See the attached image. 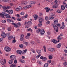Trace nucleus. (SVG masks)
I'll return each mask as SVG.
<instances>
[{
    "label": "nucleus",
    "mask_w": 67,
    "mask_h": 67,
    "mask_svg": "<svg viewBox=\"0 0 67 67\" xmlns=\"http://www.w3.org/2000/svg\"><path fill=\"white\" fill-rule=\"evenodd\" d=\"M53 27L54 28V30L56 32H58V27L55 24H52Z\"/></svg>",
    "instance_id": "f257e3e1"
},
{
    "label": "nucleus",
    "mask_w": 67,
    "mask_h": 67,
    "mask_svg": "<svg viewBox=\"0 0 67 67\" xmlns=\"http://www.w3.org/2000/svg\"><path fill=\"white\" fill-rule=\"evenodd\" d=\"M54 3L55 4L53 6V8L55 9V8H57V7H58V1H57V0H55Z\"/></svg>",
    "instance_id": "f03ea898"
},
{
    "label": "nucleus",
    "mask_w": 67,
    "mask_h": 67,
    "mask_svg": "<svg viewBox=\"0 0 67 67\" xmlns=\"http://www.w3.org/2000/svg\"><path fill=\"white\" fill-rule=\"evenodd\" d=\"M4 49L5 51L7 52L11 51V48L8 47H5Z\"/></svg>",
    "instance_id": "7ed1b4c3"
},
{
    "label": "nucleus",
    "mask_w": 67,
    "mask_h": 67,
    "mask_svg": "<svg viewBox=\"0 0 67 67\" xmlns=\"http://www.w3.org/2000/svg\"><path fill=\"white\" fill-rule=\"evenodd\" d=\"M7 14V13H5V12H2L1 13H0V15H1V17L2 18H5L4 17V16H6Z\"/></svg>",
    "instance_id": "20e7f679"
},
{
    "label": "nucleus",
    "mask_w": 67,
    "mask_h": 67,
    "mask_svg": "<svg viewBox=\"0 0 67 67\" xmlns=\"http://www.w3.org/2000/svg\"><path fill=\"white\" fill-rule=\"evenodd\" d=\"M55 15V14L53 13H51L49 15V19H54V17L53 16H54Z\"/></svg>",
    "instance_id": "39448f33"
},
{
    "label": "nucleus",
    "mask_w": 67,
    "mask_h": 67,
    "mask_svg": "<svg viewBox=\"0 0 67 67\" xmlns=\"http://www.w3.org/2000/svg\"><path fill=\"white\" fill-rule=\"evenodd\" d=\"M2 59L1 60H0V62L1 63L2 65H4L5 64V63L6 62V61L5 60V59H4V62H3V59L2 60Z\"/></svg>",
    "instance_id": "423d86ee"
},
{
    "label": "nucleus",
    "mask_w": 67,
    "mask_h": 67,
    "mask_svg": "<svg viewBox=\"0 0 67 67\" xmlns=\"http://www.w3.org/2000/svg\"><path fill=\"white\" fill-rule=\"evenodd\" d=\"M40 33L41 35H44V33H45V31H44V30L43 29H41L40 30Z\"/></svg>",
    "instance_id": "0eeeda50"
},
{
    "label": "nucleus",
    "mask_w": 67,
    "mask_h": 67,
    "mask_svg": "<svg viewBox=\"0 0 67 67\" xmlns=\"http://www.w3.org/2000/svg\"><path fill=\"white\" fill-rule=\"evenodd\" d=\"M51 42H53L54 43V44H56L57 43H58L59 42V40H58V41H57V40H55L54 39L52 40H51Z\"/></svg>",
    "instance_id": "6e6552de"
},
{
    "label": "nucleus",
    "mask_w": 67,
    "mask_h": 67,
    "mask_svg": "<svg viewBox=\"0 0 67 67\" xmlns=\"http://www.w3.org/2000/svg\"><path fill=\"white\" fill-rule=\"evenodd\" d=\"M21 9L22 7H19L15 9V11H18L21 10Z\"/></svg>",
    "instance_id": "1a4fd4ad"
},
{
    "label": "nucleus",
    "mask_w": 67,
    "mask_h": 67,
    "mask_svg": "<svg viewBox=\"0 0 67 67\" xmlns=\"http://www.w3.org/2000/svg\"><path fill=\"white\" fill-rule=\"evenodd\" d=\"M27 24H28V25L27 26V27H29L30 25H32V22L31 21H29L27 23Z\"/></svg>",
    "instance_id": "9d476101"
},
{
    "label": "nucleus",
    "mask_w": 67,
    "mask_h": 67,
    "mask_svg": "<svg viewBox=\"0 0 67 67\" xmlns=\"http://www.w3.org/2000/svg\"><path fill=\"white\" fill-rule=\"evenodd\" d=\"M17 53V54H20V55H21L22 54V51H21V50H17L16 51Z\"/></svg>",
    "instance_id": "9b49d317"
},
{
    "label": "nucleus",
    "mask_w": 67,
    "mask_h": 67,
    "mask_svg": "<svg viewBox=\"0 0 67 67\" xmlns=\"http://www.w3.org/2000/svg\"><path fill=\"white\" fill-rule=\"evenodd\" d=\"M1 36L2 37H3V38H5V37H6V35H5V33L3 32L2 33Z\"/></svg>",
    "instance_id": "f8f14e48"
},
{
    "label": "nucleus",
    "mask_w": 67,
    "mask_h": 67,
    "mask_svg": "<svg viewBox=\"0 0 67 67\" xmlns=\"http://www.w3.org/2000/svg\"><path fill=\"white\" fill-rule=\"evenodd\" d=\"M44 9L46 10V12H48L50 10V8L48 7L45 8Z\"/></svg>",
    "instance_id": "ddd939ff"
},
{
    "label": "nucleus",
    "mask_w": 67,
    "mask_h": 67,
    "mask_svg": "<svg viewBox=\"0 0 67 67\" xmlns=\"http://www.w3.org/2000/svg\"><path fill=\"white\" fill-rule=\"evenodd\" d=\"M62 45V44L61 43H59L57 45V48H60L61 47Z\"/></svg>",
    "instance_id": "4468645a"
},
{
    "label": "nucleus",
    "mask_w": 67,
    "mask_h": 67,
    "mask_svg": "<svg viewBox=\"0 0 67 67\" xmlns=\"http://www.w3.org/2000/svg\"><path fill=\"white\" fill-rule=\"evenodd\" d=\"M27 4V2H24L22 3V4L23 5H26V4Z\"/></svg>",
    "instance_id": "2eb2a0df"
},
{
    "label": "nucleus",
    "mask_w": 67,
    "mask_h": 67,
    "mask_svg": "<svg viewBox=\"0 0 67 67\" xmlns=\"http://www.w3.org/2000/svg\"><path fill=\"white\" fill-rule=\"evenodd\" d=\"M13 60L12 59H11V60H9L8 62L9 64H12V63H13Z\"/></svg>",
    "instance_id": "dca6fc26"
},
{
    "label": "nucleus",
    "mask_w": 67,
    "mask_h": 67,
    "mask_svg": "<svg viewBox=\"0 0 67 67\" xmlns=\"http://www.w3.org/2000/svg\"><path fill=\"white\" fill-rule=\"evenodd\" d=\"M8 13L10 14H13V10H9Z\"/></svg>",
    "instance_id": "f3484780"
},
{
    "label": "nucleus",
    "mask_w": 67,
    "mask_h": 67,
    "mask_svg": "<svg viewBox=\"0 0 67 67\" xmlns=\"http://www.w3.org/2000/svg\"><path fill=\"white\" fill-rule=\"evenodd\" d=\"M5 16H6V18L8 19H10V18H11V16H10V15L9 14H6Z\"/></svg>",
    "instance_id": "a211bd4d"
},
{
    "label": "nucleus",
    "mask_w": 67,
    "mask_h": 67,
    "mask_svg": "<svg viewBox=\"0 0 67 67\" xmlns=\"http://www.w3.org/2000/svg\"><path fill=\"white\" fill-rule=\"evenodd\" d=\"M61 9L62 10H65V6H64L63 5H61Z\"/></svg>",
    "instance_id": "6ab92c4d"
},
{
    "label": "nucleus",
    "mask_w": 67,
    "mask_h": 67,
    "mask_svg": "<svg viewBox=\"0 0 67 67\" xmlns=\"http://www.w3.org/2000/svg\"><path fill=\"white\" fill-rule=\"evenodd\" d=\"M12 38H13V36H12H12H9L8 37V40H11V39H12Z\"/></svg>",
    "instance_id": "aec40b11"
},
{
    "label": "nucleus",
    "mask_w": 67,
    "mask_h": 67,
    "mask_svg": "<svg viewBox=\"0 0 67 67\" xmlns=\"http://www.w3.org/2000/svg\"><path fill=\"white\" fill-rule=\"evenodd\" d=\"M15 36H14L13 38L14 40H13L12 41L13 43H14L16 42V40H15Z\"/></svg>",
    "instance_id": "412c9836"
},
{
    "label": "nucleus",
    "mask_w": 67,
    "mask_h": 67,
    "mask_svg": "<svg viewBox=\"0 0 67 67\" xmlns=\"http://www.w3.org/2000/svg\"><path fill=\"white\" fill-rule=\"evenodd\" d=\"M34 17V20H37V15H35Z\"/></svg>",
    "instance_id": "4be33fe9"
},
{
    "label": "nucleus",
    "mask_w": 67,
    "mask_h": 67,
    "mask_svg": "<svg viewBox=\"0 0 67 67\" xmlns=\"http://www.w3.org/2000/svg\"><path fill=\"white\" fill-rule=\"evenodd\" d=\"M65 25H63L61 26L60 27V29H65Z\"/></svg>",
    "instance_id": "5701e85b"
},
{
    "label": "nucleus",
    "mask_w": 67,
    "mask_h": 67,
    "mask_svg": "<svg viewBox=\"0 0 67 67\" xmlns=\"http://www.w3.org/2000/svg\"><path fill=\"white\" fill-rule=\"evenodd\" d=\"M7 7H6L5 6H4L3 9V11H4L6 10H7Z\"/></svg>",
    "instance_id": "b1692460"
},
{
    "label": "nucleus",
    "mask_w": 67,
    "mask_h": 67,
    "mask_svg": "<svg viewBox=\"0 0 67 67\" xmlns=\"http://www.w3.org/2000/svg\"><path fill=\"white\" fill-rule=\"evenodd\" d=\"M42 20H43V19L40 18L39 19V22L40 23H42Z\"/></svg>",
    "instance_id": "393cba45"
},
{
    "label": "nucleus",
    "mask_w": 67,
    "mask_h": 67,
    "mask_svg": "<svg viewBox=\"0 0 67 67\" xmlns=\"http://www.w3.org/2000/svg\"><path fill=\"white\" fill-rule=\"evenodd\" d=\"M36 52L38 54H41V51L40 50H37Z\"/></svg>",
    "instance_id": "a878e982"
},
{
    "label": "nucleus",
    "mask_w": 67,
    "mask_h": 67,
    "mask_svg": "<svg viewBox=\"0 0 67 67\" xmlns=\"http://www.w3.org/2000/svg\"><path fill=\"white\" fill-rule=\"evenodd\" d=\"M48 66V63H46L44 65V67H47Z\"/></svg>",
    "instance_id": "bb28decb"
},
{
    "label": "nucleus",
    "mask_w": 67,
    "mask_h": 67,
    "mask_svg": "<svg viewBox=\"0 0 67 67\" xmlns=\"http://www.w3.org/2000/svg\"><path fill=\"white\" fill-rule=\"evenodd\" d=\"M49 59H52L53 58V57L51 55H50L48 56Z\"/></svg>",
    "instance_id": "cd10ccee"
},
{
    "label": "nucleus",
    "mask_w": 67,
    "mask_h": 67,
    "mask_svg": "<svg viewBox=\"0 0 67 67\" xmlns=\"http://www.w3.org/2000/svg\"><path fill=\"white\" fill-rule=\"evenodd\" d=\"M3 1L4 2H11V1L10 0H3Z\"/></svg>",
    "instance_id": "c85d7f7f"
},
{
    "label": "nucleus",
    "mask_w": 67,
    "mask_h": 67,
    "mask_svg": "<svg viewBox=\"0 0 67 67\" xmlns=\"http://www.w3.org/2000/svg\"><path fill=\"white\" fill-rule=\"evenodd\" d=\"M37 62L39 65H42V62H41L40 61H38Z\"/></svg>",
    "instance_id": "c756f323"
},
{
    "label": "nucleus",
    "mask_w": 67,
    "mask_h": 67,
    "mask_svg": "<svg viewBox=\"0 0 67 67\" xmlns=\"http://www.w3.org/2000/svg\"><path fill=\"white\" fill-rule=\"evenodd\" d=\"M14 55H11L10 57V58H11L13 60V58H14Z\"/></svg>",
    "instance_id": "7c9ffc66"
},
{
    "label": "nucleus",
    "mask_w": 67,
    "mask_h": 67,
    "mask_svg": "<svg viewBox=\"0 0 67 67\" xmlns=\"http://www.w3.org/2000/svg\"><path fill=\"white\" fill-rule=\"evenodd\" d=\"M42 60H43V61H45L46 60H47V58H46L45 57H44L42 59Z\"/></svg>",
    "instance_id": "2f4dec72"
},
{
    "label": "nucleus",
    "mask_w": 67,
    "mask_h": 67,
    "mask_svg": "<svg viewBox=\"0 0 67 67\" xmlns=\"http://www.w3.org/2000/svg\"><path fill=\"white\" fill-rule=\"evenodd\" d=\"M20 62H21V63H22L23 64V63H24V62H25L24 60H20Z\"/></svg>",
    "instance_id": "473e14b6"
},
{
    "label": "nucleus",
    "mask_w": 67,
    "mask_h": 67,
    "mask_svg": "<svg viewBox=\"0 0 67 67\" xmlns=\"http://www.w3.org/2000/svg\"><path fill=\"white\" fill-rule=\"evenodd\" d=\"M42 23H39L38 25V27H41L42 26Z\"/></svg>",
    "instance_id": "72a5a7b5"
},
{
    "label": "nucleus",
    "mask_w": 67,
    "mask_h": 67,
    "mask_svg": "<svg viewBox=\"0 0 67 67\" xmlns=\"http://www.w3.org/2000/svg\"><path fill=\"white\" fill-rule=\"evenodd\" d=\"M11 66L12 67H16V65L14 64H13L11 65Z\"/></svg>",
    "instance_id": "f704fd0d"
},
{
    "label": "nucleus",
    "mask_w": 67,
    "mask_h": 67,
    "mask_svg": "<svg viewBox=\"0 0 67 67\" xmlns=\"http://www.w3.org/2000/svg\"><path fill=\"white\" fill-rule=\"evenodd\" d=\"M40 29H37L36 30V32L37 33H40Z\"/></svg>",
    "instance_id": "c9c22d12"
},
{
    "label": "nucleus",
    "mask_w": 67,
    "mask_h": 67,
    "mask_svg": "<svg viewBox=\"0 0 67 67\" xmlns=\"http://www.w3.org/2000/svg\"><path fill=\"white\" fill-rule=\"evenodd\" d=\"M6 36L8 37L10 35V34L9 33H7L6 34Z\"/></svg>",
    "instance_id": "e433bc0d"
},
{
    "label": "nucleus",
    "mask_w": 67,
    "mask_h": 67,
    "mask_svg": "<svg viewBox=\"0 0 67 67\" xmlns=\"http://www.w3.org/2000/svg\"><path fill=\"white\" fill-rule=\"evenodd\" d=\"M54 24H56V23H58V21L57 20H54Z\"/></svg>",
    "instance_id": "4c0bfd02"
},
{
    "label": "nucleus",
    "mask_w": 67,
    "mask_h": 67,
    "mask_svg": "<svg viewBox=\"0 0 67 67\" xmlns=\"http://www.w3.org/2000/svg\"><path fill=\"white\" fill-rule=\"evenodd\" d=\"M31 3L32 4H34L35 3V1H32L31 2Z\"/></svg>",
    "instance_id": "58836bf2"
},
{
    "label": "nucleus",
    "mask_w": 67,
    "mask_h": 67,
    "mask_svg": "<svg viewBox=\"0 0 67 67\" xmlns=\"http://www.w3.org/2000/svg\"><path fill=\"white\" fill-rule=\"evenodd\" d=\"M2 23H5V22H6V20H3L2 21Z\"/></svg>",
    "instance_id": "ea45409f"
},
{
    "label": "nucleus",
    "mask_w": 67,
    "mask_h": 67,
    "mask_svg": "<svg viewBox=\"0 0 67 67\" xmlns=\"http://www.w3.org/2000/svg\"><path fill=\"white\" fill-rule=\"evenodd\" d=\"M7 21L8 22H9V23H10L11 22V20L9 19H7Z\"/></svg>",
    "instance_id": "a19ab883"
},
{
    "label": "nucleus",
    "mask_w": 67,
    "mask_h": 67,
    "mask_svg": "<svg viewBox=\"0 0 67 67\" xmlns=\"http://www.w3.org/2000/svg\"><path fill=\"white\" fill-rule=\"evenodd\" d=\"M45 19L46 21H48V17L46 16L45 17Z\"/></svg>",
    "instance_id": "79ce46f5"
},
{
    "label": "nucleus",
    "mask_w": 67,
    "mask_h": 67,
    "mask_svg": "<svg viewBox=\"0 0 67 67\" xmlns=\"http://www.w3.org/2000/svg\"><path fill=\"white\" fill-rule=\"evenodd\" d=\"M19 47H20V48H23V44H20L19 45Z\"/></svg>",
    "instance_id": "37998d69"
},
{
    "label": "nucleus",
    "mask_w": 67,
    "mask_h": 67,
    "mask_svg": "<svg viewBox=\"0 0 67 67\" xmlns=\"http://www.w3.org/2000/svg\"><path fill=\"white\" fill-rule=\"evenodd\" d=\"M31 51H32V52L33 53H35V50H34L33 49H31Z\"/></svg>",
    "instance_id": "c03bdc74"
},
{
    "label": "nucleus",
    "mask_w": 67,
    "mask_h": 67,
    "mask_svg": "<svg viewBox=\"0 0 67 67\" xmlns=\"http://www.w3.org/2000/svg\"><path fill=\"white\" fill-rule=\"evenodd\" d=\"M36 42H37L38 43H40V40L39 39H36Z\"/></svg>",
    "instance_id": "a18cd8bd"
},
{
    "label": "nucleus",
    "mask_w": 67,
    "mask_h": 67,
    "mask_svg": "<svg viewBox=\"0 0 67 67\" xmlns=\"http://www.w3.org/2000/svg\"><path fill=\"white\" fill-rule=\"evenodd\" d=\"M17 24L18 26H20L21 25V23L20 22H19Z\"/></svg>",
    "instance_id": "49530a36"
},
{
    "label": "nucleus",
    "mask_w": 67,
    "mask_h": 67,
    "mask_svg": "<svg viewBox=\"0 0 67 67\" xmlns=\"http://www.w3.org/2000/svg\"><path fill=\"white\" fill-rule=\"evenodd\" d=\"M57 39L59 40H62V37L60 36H58L57 37Z\"/></svg>",
    "instance_id": "de8ad7c7"
},
{
    "label": "nucleus",
    "mask_w": 67,
    "mask_h": 67,
    "mask_svg": "<svg viewBox=\"0 0 67 67\" xmlns=\"http://www.w3.org/2000/svg\"><path fill=\"white\" fill-rule=\"evenodd\" d=\"M41 56V54H39L37 55L36 56V58L37 59L38 58H39V57H40Z\"/></svg>",
    "instance_id": "09e8293b"
},
{
    "label": "nucleus",
    "mask_w": 67,
    "mask_h": 67,
    "mask_svg": "<svg viewBox=\"0 0 67 67\" xmlns=\"http://www.w3.org/2000/svg\"><path fill=\"white\" fill-rule=\"evenodd\" d=\"M57 12L59 13H61L62 12V11L60 10H57Z\"/></svg>",
    "instance_id": "8fccbe9b"
},
{
    "label": "nucleus",
    "mask_w": 67,
    "mask_h": 67,
    "mask_svg": "<svg viewBox=\"0 0 67 67\" xmlns=\"http://www.w3.org/2000/svg\"><path fill=\"white\" fill-rule=\"evenodd\" d=\"M7 30L9 31H10L11 30V28L10 27H9L7 29Z\"/></svg>",
    "instance_id": "3c124183"
},
{
    "label": "nucleus",
    "mask_w": 67,
    "mask_h": 67,
    "mask_svg": "<svg viewBox=\"0 0 67 67\" xmlns=\"http://www.w3.org/2000/svg\"><path fill=\"white\" fill-rule=\"evenodd\" d=\"M47 62L48 63H49L50 64V63H52V61L51 60H49L47 61Z\"/></svg>",
    "instance_id": "603ef678"
},
{
    "label": "nucleus",
    "mask_w": 67,
    "mask_h": 67,
    "mask_svg": "<svg viewBox=\"0 0 67 67\" xmlns=\"http://www.w3.org/2000/svg\"><path fill=\"white\" fill-rule=\"evenodd\" d=\"M39 15L40 16H43V14L42 13H40L39 14Z\"/></svg>",
    "instance_id": "864d4df0"
},
{
    "label": "nucleus",
    "mask_w": 67,
    "mask_h": 67,
    "mask_svg": "<svg viewBox=\"0 0 67 67\" xmlns=\"http://www.w3.org/2000/svg\"><path fill=\"white\" fill-rule=\"evenodd\" d=\"M4 12H7V13H9V10H8L7 9L5 11H4Z\"/></svg>",
    "instance_id": "5fc2aeb1"
},
{
    "label": "nucleus",
    "mask_w": 67,
    "mask_h": 67,
    "mask_svg": "<svg viewBox=\"0 0 67 67\" xmlns=\"http://www.w3.org/2000/svg\"><path fill=\"white\" fill-rule=\"evenodd\" d=\"M20 14L21 15H24V13L23 12H22Z\"/></svg>",
    "instance_id": "6e6d98bb"
},
{
    "label": "nucleus",
    "mask_w": 67,
    "mask_h": 67,
    "mask_svg": "<svg viewBox=\"0 0 67 67\" xmlns=\"http://www.w3.org/2000/svg\"><path fill=\"white\" fill-rule=\"evenodd\" d=\"M14 26L16 28H17L18 27V26L16 24H15V25H14Z\"/></svg>",
    "instance_id": "4d7b16f0"
},
{
    "label": "nucleus",
    "mask_w": 67,
    "mask_h": 67,
    "mask_svg": "<svg viewBox=\"0 0 67 67\" xmlns=\"http://www.w3.org/2000/svg\"><path fill=\"white\" fill-rule=\"evenodd\" d=\"M27 36L30 37L31 36V34L30 33H28L27 34Z\"/></svg>",
    "instance_id": "13d9d810"
},
{
    "label": "nucleus",
    "mask_w": 67,
    "mask_h": 67,
    "mask_svg": "<svg viewBox=\"0 0 67 67\" xmlns=\"http://www.w3.org/2000/svg\"><path fill=\"white\" fill-rule=\"evenodd\" d=\"M14 63L15 64H16L17 63V60L16 59L15 60H14Z\"/></svg>",
    "instance_id": "bf43d9fd"
},
{
    "label": "nucleus",
    "mask_w": 67,
    "mask_h": 67,
    "mask_svg": "<svg viewBox=\"0 0 67 67\" xmlns=\"http://www.w3.org/2000/svg\"><path fill=\"white\" fill-rule=\"evenodd\" d=\"M48 50L50 52H52V48H49Z\"/></svg>",
    "instance_id": "052dcab7"
},
{
    "label": "nucleus",
    "mask_w": 67,
    "mask_h": 67,
    "mask_svg": "<svg viewBox=\"0 0 67 67\" xmlns=\"http://www.w3.org/2000/svg\"><path fill=\"white\" fill-rule=\"evenodd\" d=\"M11 7H10L9 6H8L7 7H6V8L7 9H10Z\"/></svg>",
    "instance_id": "680f3d73"
},
{
    "label": "nucleus",
    "mask_w": 67,
    "mask_h": 67,
    "mask_svg": "<svg viewBox=\"0 0 67 67\" xmlns=\"http://www.w3.org/2000/svg\"><path fill=\"white\" fill-rule=\"evenodd\" d=\"M17 21H21V19L20 18H18L17 19Z\"/></svg>",
    "instance_id": "e2e57ef3"
},
{
    "label": "nucleus",
    "mask_w": 67,
    "mask_h": 67,
    "mask_svg": "<svg viewBox=\"0 0 67 67\" xmlns=\"http://www.w3.org/2000/svg\"><path fill=\"white\" fill-rule=\"evenodd\" d=\"M55 51V49L52 48L51 52H54Z\"/></svg>",
    "instance_id": "0e129e2a"
},
{
    "label": "nucleus",
    "mask_w": 67,
    "mask_h": 67,
    "mask_svg": "<svg viewBox=\"0 0 67 67\" xmlns=\"http://www.w3.org/2000/svg\"><path fill=\"white\" fill-rule=\"evenodd\" d=\"M64 65V66H66L67 65V62H65V63H64L63 64Z\"/></svg>",
    "instance_id": "69168bd1"
},
{
    "label": "nucleus",
    "mask_w": 67,
    "mask_h": 67,
    "mask_svg": "<svg viewBox=\"0 0 67 67\" xmlns=\"http://www.w3.org/2000/svg\"><path fill=\"white\" fill-rule=\"evenodd\" d=\"M25 38L26 39H28L30 38V37L27 36L25 37Z\"/></svg>",
    "instance_id": "338daca9"
},
{
    "label": "nucleus",
    "mask_w": 67,
    "mask_h": 67,
    "mask_svg": "<svg viewBox=\"0 0 67 67\" xmlns=\"http://www.w3.org/2000/svg\"><path fill=\"white\" fill-rule=\"evenodd\" d=\"M57 25L58 26H60V24H57Z\"/></svg>",
    "instance_id": "774afa93"
}]
</instances>
